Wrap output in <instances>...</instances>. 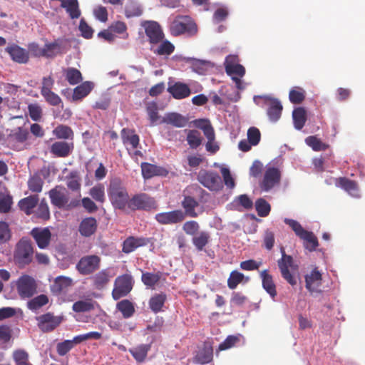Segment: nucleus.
<instances>
[{
  "label": "nucleus",
  "mask_w": 365,
  "mask_h": 365,
  "mask_svg": "<svg viewBox=\"0 0 365 365\" xmlns=\"http://www.w3.org/2000/svg\"><path fill=\"white\" fill-rule=\"evenodd\" d=\"M107 192L110 201L115 209L125 210L130 198L125 184L120 178H114L110 180Z\"/></svg>",
  "instance_id": "nucleus-1"
},
{
  "label": "nucleus",
  "mask_w": 365,
  "mask_h": 365,
  "mask_svg": "<svg viewBox=\"0 0 365 365\" xmlns=\"http://www.w3.org/2000/svg\"><path fill=\"white\" fill-rule=\"evenodd\" d=\"M170 33L174 36L182 34L194 36L197 32V27L195 21L189 16H178L170 26Z\"/></svg>",
  "instance_id": "nucleus-2"
},
{
  "label": "nucleus",
  "mask_w": 365,
  "mask_h": 365,
  "mask_svg": "<svg viewBox=\"0 0 365 365\" xmlns=\"http://www.w3.org/2000/svg\"><path fill=\"white\" fill-rule=\"evenodd\" d=\"M255 101L261 107H267V114L272 122H277L282 115L283 109L281 102L269 96L255 97Z\"/></svg>",
  "instance_id": "nucleus-3"
},
{
  "label": "nucleus",
  "mask_w": 365,
  "mask_h": 365,
  "mask_svg": "<svg viewBox=\"0 0 365 365\" xmlns=\"http://www.w3.org/2000/svg\"><path fill=\"white\" fill-rule=\"evenodd\" d=\"M199 182L210 191H220L223 185L220 175L213 170H201L197 178Z\"/></svg>",
  "instance_id": "nucleus-4"
},
{
  "label": "nucleus",
  "mask_w": 365,
  "mask_h": 365,
  "mask_svg": "<svg viewBox=\"0 0 365 365\" xmlns=\"http://www.w3.org/2000/svg\"><path fill=\"white\" fill-rule=\"evenodd\" d=\"M38 329L44 333L55 330L64 320L63 315H55L53 312H46L36 317Z\"/></svg>",
  "instance_id": "nucleus-5"
},
{
  "label": "nucleus",
  "mask_w": 365,
  "mask_h": 365,
  "mask_svg": "<svg viewBox=\"0 0 365 365\" xmlns=\"http://www.w3.org/2000/svg\"><path fill=\"white\" fill-rule=\"evenodd\" d=\"M34 255V248L31 240L25 238L21 239L16 245L14 252L16 261L22 265L31 262Z\"/></svg>",
  "instance_id": "nucleus-6"
},
{
  "label": "nucleus",
  "mask_w": 365,
  "mask_h": 365,
  "mask_svg": "<svg viewBox=\"0 0 365 365\" xmlns=\"http://www.w3.org/2000/svg\"><path fill=\"white\" fill-rule=\"evenodd\" d=\"M31 138L27 128L17 127L11 130L7 135V141L10 147L16 150H21L26 144L28 140Z\"/></svg>",
  "instance_id": "nucleus-7"
},
{
  "label": "nucleus",
  "mask_w": 365,
  "mask_h": 365,
  "mask_svg": "<svg viewBox=\"0 0 365 365\" xmlns=\"http://www.w3.org/2000/svg\"><path fill=\"white\" fill-rule=\"evenodd\" d=\"M101 261V257L98 255H86L79 259L76 268L81 274L88 275L99 269Z\"/></svg>",
  "instance_id": "nucleus-8"
},
{
  "label": "nucleus",
  "mask_w": 365,
  "mask_h": 365,
  "mask_svg": "<svg viewBox=\"0 0 365 365\" xmlns=\"http://www.w3.org/2000/svg\"><path fill=\"white\" fill-rule=\"evenodd\" d=\"M280 252L282 257L277 260V265L280 270L282 277L291 285L294 286L297 284L294 277L289 271V268L294 267V259L291 255L285 253L284 248L281 247Z\"/></svg>",
  "instance_id": "nucleus-9"
},
{
  "label": "nucleus",
  "mask_w": 365,
  "mask_h": 365,
  "mask_svg": "<svg viewBox=\"0 0 365 365\" xmlns=\"http://www.w3.org/2000/svg\"><path fill=\"white\" fill-rule=\"evenodd\" d=\"M131 210H150L156 207L154 198L146 193H139L133 195L127 205Z\"/></svg>",
  "instance_id": "nucleus-10"
},
{
  "label": "nucleus",
  "mask_w": 365,
  "mask_h": 365,
  "mask_svg": "<svg viewBox=\"0 0 365 365\" xmlns=\"http://www.w3.org/2000/svg\"><path fill=\"white\" fill-rule=\"evenodd\" d=\"M282 173L279 168L267 167L264 173L259 187L262 190L268 192L279 185L281 181Z\"/></svg>",
  "instance_id": "nucleus-11"
},
{
  "label": "nucleus",
  "mask_w": 365,
  "mask_h": 365,
  "mask_svg": "<svg viewBox=\"0 0 365 365\" xmlns=\"http://www.w3.org/2000/svg\"><path fill=\"white\" fill-rule=\"evenodd\" d=\"M133 288V277L125 274L118 277L115 280V287L112 296L115 300L126 296Z\"/></svg>",
  "instance_id": "nucleus-12"
},
{
  "label": "nucleus",
  "mask_w": 365,
  "mask_h": 365,
  "mask_svg": "<svg viewBox=\"0 0 365 365\" xmlns=\"http://www.w3.org/2000/svg\"><path fill=\"white\" fill-rule=\"evenodd\" d=\"M16 289L21 298H30L36 292L37 284L33 277L23 275L16 282Z\"/></svg>",
  "instance_id": "nucleus-13"
},
{
  "label": "nucleus",
  "mask_w": 365,
  "mask_h": 365,
  "mask_svg": "<svg viewBox=\"0 0 365 365\" xmlns=\"http://www.w3.org/2000/svg\"><path fill=\"white\" fill-rule=\"evenodd\" d=\"M141 26L145 29V33L151 45L158 44L164 38V33L160 24L154 21H144Z\"/></svg>",
  "instance_id": "nucleus-14"
},
{
  "label": "nucleus",
  "mask_w": 365,
  "mask_h": 365,
  "mask_svg": "<svg viewBox=\"0 0 365 365\" xmlns=\"http://www.w3.org/2000/svg\"><path fill=\"white\" fill-rule=\"evenodd\" d=\"M38 248L47 249L51 241V232L48 227H34L30 232Z\"/></svg>",
  "instance_id": "nucleus-15"
},
{
  "label": "nucleus",
  "mask_w": 365,
  "mask_h": 365,
  "mask_svg": "<svg viewBox=\"0 0 365 365\" xmlns=\"http://www.w3.org/2000/svg\"><path fill=\"white\" fill-rule=\"evenodd\" d=\"M197 126L203 130L204 135L207 139L206 150L212 153H216L219 150V146L214 142L215 131L210 122L207 120H200Z\"/></svg>",
  "instance_id": "nucleus-16"
},
{
  "label": "nucleus",
  "mask_w": 365,
  "mask_h": 365,
  "mask_svg": "<svg viewBox=\"0 0 365 365\" xmlns=\"http://www.w3.org/2000/svg\"><path fill=\"white\" fill-rule=\"evenodd\" d=\"M5 51L9 55L14 62L26 64L29 61V51L16 43L6 46Z\"/></svg>",
  "instance_id": "nucleus-17"
},
{
  "label": "nucleus",
  "mask_w": 365,
  "mask_h": 365,
  "mask_svg": "<svg viewBox=\"0 0 365 365\" xmlns=\"http://www.w3.org/2000/svg\"><path fill=\"white\" fill-rule=\"evenodd\" d=\"M185 215L181 210L160 212L155 215V220L161 225H172L182 222Z\"/></svg>",
  "instance_id": "nucleus-18"
},
{
  "label": "nucleus",
  "mask_w": 365,
  "mask_h": 365,
  "mask_svg": "<svg viewBox=\"0 0 365 365\" xmlns=\"http://www.w3.org/2000/svg\"><path fill=\"white\" fill-rule=\"evenodd\" d=\"M151 242V238L130 236L123 241L122 252L125 254H129L133 252L135 249L140 247H145Z\"/></svg>",
  "instance_id": "nucleus-19"
},
{
  "label": "nucleus",
  "mask_w": 365,
  "mask_h": 365,
  "mask_svg": "<svg viewBox=\"0 0 365 365\" xmlns=\"http://www.w3.org/2000/svg\"><path fill=\"white\" fill-rule=\"evenodd\" d=\"M140 168L142 175L145 179H150L154 176L165 177L169 173L166 168L149 163H142Z\"/></svg>",
  "instance_id": "nucleus-20"
},
{
  "label": "nucleus",
  "mask_w": 365,
  "mask_h": 365,
  "mask_svg": "<svg viewBox=\"0 0 365 365\" xmlns=\"http://www.w3.org/2000/svg\"><path fill=\"white\" fill-rule=\"evenodd\" d=\"M237 57L230 55L227 56L225 62V71L231 76L243 77L245 74V68L241 64L237 63Z\"/></svg>",
  "instance_id": "nucleus-21"
},
{
  "label": "nucleus",
  "mask_w": 365,
  "mask_h": 365,
  "mask_svg": "<svg viewBox=\"0 0 365 365\" xmlns=\"http://www.w3.org/2000/svg\"><path fill=\"white\" fill-rule=\"evenodd\" d=\"M74 145L73 142L56 141L50 148V153L58 158H66L73 151Z\"/></svg>",
  "instance_id": "nucleus-22"
},
{
  "label": "nucleus",
  "mask_w": 365,
  "mask_h": 365,
  "mask_svg": "<svg viewBox=\"0 0 365 365\" xmlns=\"http://www.w3.org/2000/svg\"><path fill=\"white\" fill-rule=\"evenodd\" d=\"M322 282V276L317 267L305 276V287L310 292H318Z\"/></svg>",
  "instance_id": "nucleus-23"
},
{
  "label": "nucleus",
  "mask_w": 365,
  "mask_h": 365,
  "mask_svg": "<svg viewBox=\"0 0 365 365\" xmlns=\"http://www.w3.org/2000/svg\"><path fill=\"white\" fill-rule=\"evenodd\" d=\"M43 58L52 59L62 53V41L60 38L46 42L43 46Z\"/></svg>",
  "instance_id": "nucleus-24"
},
{
  "label": "nucleus",
  "mask_w": 365,
  "mask_h": 365,
  "mask_svg": "<svg viewBox=\"0 0 365 365\" xmlns=\"http://www.w3.org/2000/svg\"><path fill=\"white\" fill-rule=\"evenodd\" d=\"M259 274L262 279L263 289L269 294L272 299H274L277 292L272 276L269 273L267 269L262 270L260 272Z\"/></svg>",
  "instance_id": "nucleus-25"
},
{
  "label": "nucleus",
  "mask_w": 365,
  "mask_h": 365,
  "mask_svg": "<svg viewBox=\"0 0 365 365\" xmlns=\"http://www.w3.org/2000/svg\"><path fill=\"white\" fill-rule=\"evenodd\" d=\"M97 227L96 218L93 217H86L81 222L78 231L82 236L88 237L96 232Z\"/></svg>",
  "instance_id": "nucleus-26"
},
{
  "label": "nucleus",
  "mask_w": 365,
  "mask_h": 365,
  "mask_svg": "<svg viewBox=\"0 0 365 365\" xmlns=\"http://www.w3.org/2000/svg\"><path fill=\"white\" fill-rule=\"evenodd\" d=\"M213 358V349L210 343H205L203 346L197 351L194 361L200 364H206L212 361Z\"/></svg>",
  "instance_id": "nucleus-27"
},
{
  "label": "nucleus",
  "mask_w": 365,
  "mask_h": 365,
  "mask_svg": "<svg viewBox=\"0 0 365 365\" xmlns=\"http://www.w3.org/2000/svg\"><path fill=\"white\" fill-rule=\"evenodd\" d=\"M168 91L175 99H183L188 97L190 93V89L188 86L181 82H176L168 88Z\"/></svg>",
  "instance_id": "nucleus-28"
},
{
  "label": "nucleus",
  "mask_w": 365,
  "mask_h": 365,
  "mask_svg": "<svg viewBox=\"0 0 365 365\" xmlns=\"http://www.w3.org/2000/svg\"><path fill=\"white\" fill-rule=\"evenodd\" d=\"M49 197L51 203L58 208L65 207L68 202V197L58 186L49 191Z\"/></svg>",
  "instance_id": "nucleus-29"
},
{
  "label": "nucleus",
  "mask_w": 365,
  "mask_h": 365,
  "mask_svg": "<svg viewBox=\"0 0 365 365\" xmlns=\"http://www.w3.org/2000/svg\"><path fill=\"white\" fill-rule=\"evenodd\" d=\"M73 284V279L68 277L58 276L55 278L53 283L51 285V291L54 294H60L63 290L68 288Z\"/></svg>",
  "instance_id": "nucleus-30"
},
{
  "label": "nucleus",
  "mask_w": 365,
  "mask_h": 365,
  "mask_svg": "<svg viewBox=\"0 0 365 365\" xmlns=\"http://www.w3.org/2000/svg\"><path fill=\"white\" fill-rule=\"evenodd\" d=\"M120 137L124 145L130 144L133 149L137 148L139 145L140 138L135 134L133 129L123 128L120 131Z\"/></svg>",
  "instance_id": "nucleus-31"
},
{
  "label": "nucleus",
  "mask_w": 365,
  "mask_h": 365,
  "mask_svg": "<svg viewBox=\"0 0 365 365\" xmlns=\"http://www.w3.org/2000/svg\"><path fill=\"white\" fill-rule=\"evenodd\" d=\"M38 202V195H30L19 200L18 205L19 209L26 215H30L33 213V210Z\"/></svg>",
  "instance_id": "nucleus-32"
},
{
  "label": "nucleus",
  "mask_w": 365,
  "mask_h": 365,
  "mask_svg": "<svg viewBox=\"0 0 365 365\" xmlns=\"http://www.w3.org/2000/svg\"><path fill=\"white\" fill-rule=\"evenodd\" d=\"M160 123L170 124L176 128H182L186 125L187 120L179 113H169L163 117Z\"/></svg>",
  "instance_id": "nucleus-33"
},
{
  "label": "nucleus",
  "mask_w": 365,
  "mask_h": 365,
  "mask_svg": "<svg viewBox=\"0 0 365 365\" xmlns=\"http://www.w3.org/2000/svg\"><path fill=\"white\" fill-rule=\"evenodd\" d=\"M94 84L91 81H85L73 89L72 98L73 101H80L87 96L93 90Z\"/></svg>",
  "instance_id": "nucleus-34"
},
{
  "label": "nucleus",
  "mask_w": 365,
  "mask_h": 365,
  "mask_svg": "<svg viewBox=\"0 0 365 365\" xmlns=\"http://www.w3.org/2000/svg\"><path fill=\"white\" fill-rule=\"evenodd\" d=\"M182 207L184 208V214L191 217H197V213L195 212V208L198 207V202L191 196H185L181 202Z\"/></svg>",
  "instance_id": "nucleus-35"
},
{
  "label": "nucleus",
  "mask_w": 365,
  "mask_h": 365,
  "mask_svg": "<svg viewBox=\"0 0 365 365\" xmlns=\"http://www.w3.org/2000/svg\"><path fill=\"white\" fill-rule=\"evenodd\" d=\"M61 6L65 9L71 19H76L81 16V12L78 0H67L61 4Z\"/></svg>",
  "instance_id": "nucleus-36"
},
{
  "label": "nucleus",
  "mask_w": 365,
  "mask_h": 365,
  "mask_svg": "<svg viewBox=\"0 0 365 365\" xmlns=\"http://www.w3.org/2000/svg\"><path fill=\"white\" fill-rule=\"evenodd\" d=\"M335 185L336 186L344 189L345 191L353 195H354V193L358 190L357 183L355 181L345 177H340L336 178L335 180Z\"/></svg>",
  "instance_id": "nucleus-37"
},
{
  "label": "nucleus",
  "mask_w": 365,
  "mask_h": 365,
  "mask_svg": "<svg viewBox=\"0 0 365 365\" xmlns=\"http://www.w3.org/2000/svg\"><path fill=\"white\" fill-rule=\"evenodd\" d=\"M210 235L205 231L200 232L192 237V242L197 251H202L209 243Z\"/></svg>",
  "instance_id": "nucleus-38"
},
{
  "label": "nucleus",
  "mask_w": 365,
  "mask_h": 365,
  "mask_svg": "<svg viewBox=\"0 0 365 365\" xmlns=\"http://www.w3.org/2000/svg\"><path fill=\"white\" fill-rule=\"evenodd\" d=\"M150 349V344H140L129 349V352L138 362H143L147 357L148 352Z\"/></svg>",
  "instance_id": "nucleus-39"
},
{
  "label": "nucleus",
  "mask_w": 365,
  "mask_h": 365,
  "mask_svg": "<svg viewBox=\"0 0 365 365\" xmlns=\"http://www.w3.org/2000/svg\"><path fill=\"white\" fill-rule=\"evenodd\" d=\"M292 118L294 128L301 130L305 125L307 120V113L304 108L299 107L295 108L292 113Z\"/></svg>",
  "instance_id": "nucleus-40"
},
{
  "label": "nucleus",
  "mask_w": 365,
  "mask_h": 365,
  "mask_svg": "<svg viewBox=\"0 0 365 365\" xmlns=\"http://www.w3.org/2000/svg\"><path fill=\"white\" fill-rule=\"evenodd\" d=\"M166 299L164 293L155 294L149 300V307L153 312L158 313L162 310Z\"/></svg>",
  "instance_id": "nucleus-41"
},
{
  "label": "nucleus",
  "mask_w": 365,
  "mask_h": 365,
  "mask_svg": "<svg viewBox=\"0 0 365 365\" xmlns=\"http://www.w3.org/2000/svg\"><path fill=\"white\" fill-rule=\"evenodd\" d=\"M158 46L154 48L153 46L150 48L154 53L159 56H169L173 53L175 50L174 45L168 40H162Z\"/></svg>",
  "instance_id": "nucleus-42"
},
{
  "label": "nucleus",
  "mask_w": 365,
  "mask_h": 365,
  "mask_svg": "<svg viewBox=\"0 0 365 365\" xmlns=\"http://www.w3.org/2000/svg\"><path fill=\"white\" fill-rule=\"evenodd\" d=\"M304 240V247L310 252H313L319 245L317 237L312 232L306 231L300 237Z\"/></svg>",
  "instance_id": "nucleus-43"
},
{
  "label": "nucleus",
  "mask_w": 365,
  "mask_h": 365,
  "mask_svg": "<svg viewBox=\"0 0 365 365\" xmlns=\"http://www.w3.org/2000/svg\"><path fill=\"white\" fill-rule=\"evenodd\" d=\"M96 304L92 299L79 300L73 303L72 309L77 313L91 312L95 309Z\"/></svg>",
  "instance_id": "nucleus-44"
},
{
  "label": "nucleus",
  "mask_w": 365,
  "mask_h": 365,
  "mask_svg": "<svg viewBox=\"0 0 365 365\" xmlns=\"http://www.w3.org/2000/svg\"><path fill=\"white\" fill-rule=\"evenodd\" d=\"M116 307L125 319L131 317L135 313V307L128 299L121 300L117 304Z\"/></svg>",
  "instance_id": "nucleus-45"
},
{
  "label": "nucleus",
  "mask_w": 365,
  "mask_h": 365,
  "mask_svg": "<svg viewBox=\"0 0 365 365\" xmlns=\"http://www.w3.org/2000/svg\"><path fill=\"white\" fill-rule=\"evenodd\" d=\"M49 302L47 295L41 294L29 300L27 307L30 310L36 311L47 304Z\"/></svg>",
  "instance_id": "nucleus-46"
},
{
  "label": "nucleus",
  "mask_w": 365,
  "mask_h": 365,
  "mask_svg": "<svg viewBox=\"0 0 365 365\" xmlns=\"http://www.w3.org/2000/svg\"><path fill=\"white\" fill-rule=\"evenodd\" d=\"M53 134L58 139H71L73 138V131L72 129L68 126L64 125H59L56 128H55L53 130Z\"/></svg>",
  "instance_id": "nucleus-47"
},
{
  "label": "nucleus",
  "mask_w": 365,
  "mask_h": 365,
  "mask_svg": "<svg viewBox=\"0 0 365 365\" xmlns=\"http://www.w3.org/2000/svg\"><path fill=\"white\" fill-rule=\"evenodd\" d=\"M93 285L96 289L103 288L110 280L108 272L106 269L98 272L93 277Z\"/></svg>",
  "instance_id": "nucleus-48"
},
{
  "label": "nucleus",
  "mask_w": 365,
  "mask_h": 365,
  "mask_svg": "<svg viewBox=\"0 0 365 365\" xmlns=\"http://www.w3.org/2000/svg\"><path fill=\"white\" fill-rule=\"evenodd\" d=\"M64 74L66 79L71 85H76L83 79L80 71L75 68H68L65 69Z\"/></svg>",
  "instance_id": "nucleus-49"
},
{
  "label": "nucleus",
  "mask_w": 365,
  "mask_h": 365,
  "mask_svg": "<svg viewBox=\"0 0 365 365\" xmlns=\"http://www.w3.org/2000/svg\"><path fill=\"white\" fill-rule=\"evenodd\" d=\"M66 185L72 191L81 190V178L77 171H71L66 177Z\"/></svg>",
  "instance_id": "nucleus-50"
},
{
  "label": "nucleus",
  "mask_w": 365,
  "mask_h": 365,
  "mask_svg": "<svg viewBox=\"0 0 365 365\" xmlns=\"http://www.w3.org/2000/svg\"><path fill=\"white\" fill-rule=\"evenodd\" d=\"M161 274L160 272H143L141 280L143 283L148 287L153 288L160 281Z\"/></svg>",
  "instance_id": "nucleus-51"
},
{
  "label": "nucleus",
  "mask_w": 365,
  "mask_h": 365,
  "mask_svg": "<svg viewBox=\"0 0 365 365\" xmlns=\"http://www.w3.org/2000/svg\"><path fill=\"white\" fill-rule=\"evenodd\" d=\"M89 195L96 201L101 203L104 202L106 200L104 185L99 183L93 186L92 188H91Z\"/></svg>",
  "instance_id": "nucleus-52"
},
{
  "label": "nucleus",
  "mask_w": 365,
  "mask_h": 365,
  "mask_svg": "<svg viewBox=\"0 0 365 365\" xmlns=\"http://www.w3.org/2000/svg\"><path fill=\"white\" fill-rule=\"evenodd\" d=\"M78 344L80 343L75 341V337L73 340H65L60 342L56 346L57 353L59 356H64Z\"/></svg>",
  "instance_id": "nucleus-53"
},
{
  "label": "nucleus",
  "mask_w": 365,
  "mask_h": 365,
  "mask_svg": "<svg viewBox=\"0 0 365 365\" xmlns=\"http://www.w3.org/2000/svg\"><path fill=\"white\" fill-rule=\"evenodd\" d=\"M289 101L294 104L301 103L305 98V91L300 87H296L289 91Z\"/></svg>",
  "instance_id": "nucleus-54"
},
{
  "label": "nucleus",
  "mask_w": 365,
  "mask_h": 365,
  "mask_svg": "<svg viewBox=\"0 0 365 365\" xmlns=\"http://www.w3.org/2000/svg\"><path fill=\"white\" fill-rule=\"evenodd\" d=\"M143 9L138 4L129 2L125 8V15L127 18L137 17L141 16Z\"/></svg>",
  "instance_id": "nucleus-55"
},
{
  "label": "nucleus",
  "mask_w": 365,
  "mask_h": 365,
  "mask_svg": "<svg viewBox=\"0 0 365 365\" xmlns=\"http://www.w3.org/2000/svg\"><path fill=\"white\" fill-rule=\"evenodd\" d=\"M245 279L244 274L234 270L231 272L230 277L227 279V286L230 289H235L237 285L241 283Z\"/></svg>",
  "instance_id": "nucleus-56"
},
{
  "label": "nucleus",
  "mask_w": 365,
  "mask_h": 365,
  "mask_svg": "<svg viewBox=\"0 0 365 365\" xmlns=\"http://www.w3.org/2000/svg\"><path fill=\"white\" fill-rule=\"evenodd\" d=\"M255 208L259 217H266L269 214L270 205L263 198H259L255 202Z\"/></svg>",
  "instance_id": "nucleus-57"
},
{
  "label": "nucleus",
  "mask_w": 365,
  "mask_h": 365,
  "mask_svg": "<svg viewBox=\"0 0 365 365\" xmlns=\"http://www.w3.org/2000/svg\"><path fill=\"white\" fill-rule=\"evenodd\" d=\"M187 141L192 148H197L202 143L200 133L196 130H189L187 135Z\"/></svg>",
  "instance_id": "nucleus-58"
},
{
  "label": "nucleus",
  "mask_w": 365,
  "mask_h": 365,
  "mask_svg": "<svg viewBox=\"0 0 365 365\" xmlns=\"http://www.w3.org/2000/svg\"><path fill=\"white\" fill-rule=\"evenodd\" d=\"M14 361L16 365H32L29 362V354L24 350H16L13 354Z\"/></svg>",
  "instance_id": "nucleus-59"
},
{
  "label": "nucleus",
  "mask_w": 365,
  "mask_h": 365,
  "mask_svg": "<svg viewBox=\"0 0 365 365\" xmlns=\"http://www.w3.org/2000/svg\"><path fill=\"white\" fill-rule=\"evenodd\" d=\"M35 216L43 220H47L50 218L49 207L45 200H41L38 205L35 212Z\"/></svg>",
  "instance_id": "nucleus-60"
},
{
  "label": "nucleus",
  "mask_w": 365,
  "mask_h": 365,
  "mask_svg": "<svg viewBox=\"0 0 365 365\" xmlns=\"http://www.w3.org/2000/svg\"><path fill=\"white\" fill-rule=\"evenodd\" d=\"M182 230L187 235L194 237L199 233L200 225L197 222L190 220L183 224Z\"/></svg>",
  "instance_id": "nucleus-61"
},
{
  "label": "nucleus",
  "mask_w": 365,
  "mask_h": 365,
  "mask_svg": "<svg viewBox=\"0 0 365 365\" xmlns=\"http://www.w3.org/2000/svg\"><path fill=\"white\" fill-rule=\"evenodd\" d=\"M158 110V105L156 103L150 102L147 104L146 110L152 124L156 123L160 118Z\"/></svg>",
  "instance_id": "nucleus-62"
},
{
  "label": "nucleus",
  "mask_w": 365,
  "mask_h": 365,
  "mask_svg": "<svg viewBox=\"0 0 365 365\" xmlns=\"http://www.w3.org/2000/svg\"><path fill=\"white\" fill-rule=\"evenodd\" d=\"M306 143L312 148L314 150L320 151L327 149V145L323 143L319 139L315 136H309L306 138Z\"/></svg>",
  "instance_id": "nucleus-63"
},
{
  "label": "nucleus",
  "mask_w": 365,
  "mask_h": 365,
  "mask_svg": "<svg viewBox=\"0 0 365 365\" xmlns=\"http://www.w3.org/2000/svg\"><path fill=\"white\" fill-rule=\"evenodd\" d=\"M261 139V133L259 130L256 127H251L247 130V140L256 146L259 144Z\"/></svg>",
  "instance_id": "nucleus-64"
}]
</instances>
